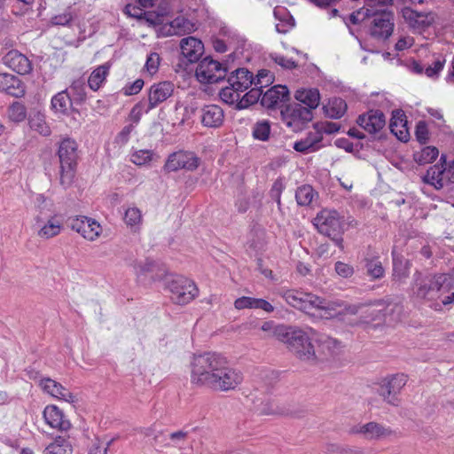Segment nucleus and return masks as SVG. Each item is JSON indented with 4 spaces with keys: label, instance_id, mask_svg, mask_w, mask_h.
<instances>
[{
    "label": "nucleus",
    "instance_id": "f257e3e1",
    "mask_svg": "<svg viewBox=\"0 0 454 454\" xmlns=\"http://www.w3.org/2000/svg\"><path fill=\"white\" fill-rule=\"evenodd\" d=\"M278 294L290 306L325 319L339 317L343 320V315H356L361 308L360 305L347 304L342 301H326L316 294L296 289L282 288Z\"/></svg>",
    "mask_w": 454,
    "mask_h": 454
},
{
    "label": "nucleus",
    "instance_id": "f03ea898",
    "mask_svg": "<svg viewBox=\"0 0 454 454\" xmlns=\"http://www.w3.org/2000/svg\"><path fill=\"white\" fill-rule=\"evenodd\" d=\"M451 277L448 274H423L416 271L411 286V295L423 302H436L451 286Z\"/></svg>",
    "mask_w": 454,
    "mask_h": 454
},
{
    "label": "nucleus",
    "instance_id": "7ed1b4c3",
    "mask_svg": "<svg viewBox=\"0 0 454 454\" xmlns=\"http://www.w3.org/2000/svg\"><path fill=\"white\" fill-rule=\"evenodd\" d=\"M317 336L316 331L308 328V331L297 327L280 325L275 330V338L287 345V348L295 356L303 361L316 359V352L311 339Z\"/></svg>",
    "mask_w": 454,
    "mask_h": 454
},
{
    "label": "nucleus",
    "instance_id": "20e7f679",
    "mask_svg": "<svg viewBox=\"0 0 454 454\" xmlns=\"http://www.w3.org/2000/svg\"><path fill=\"white\" fill-rule=\"evenodd\" d=\"M224 356L207 352L194 356L191 362V383L209 388Z\"/></svg>",
    "mask_w": 454,
    "mask_h": 454
},
{
    "label": "nucleus",
    "instance_id": "39448f33",
    "mask_svg": "<svg viewBox=\"0 0 454 454\" xmlns=\"http://www.w3.org/2000/svg\"><path fill=\"white\" fill-rule=\"evenodd\" d=\"M228 85L220 90L221 99L229 105H233L239 99V93L249 89L253 82V74L246 68H238L231 72L227 80Z\"/></svg>",
    "mask_w": 454,
    "mask_h": 454
},
{
    "label": "nucleus",
    "instance_id": "423d86ee",
    "mask_svg": "<svg viewBox=\"0 0 454 454\" xmlns=\"http://www.w3.org/2000/svg\"><path fill=\"white\" fill-rule=\"evenodd\" d=\"M313 224L321 234L329 237L336 246L343 249L342 225L337 211L321 210L314 218Z\"/></svg>",
    "mask_w": 454,
    "mask_h": 454
},
{
    "label": "nucleus",
    "instance_id": "0eeeda50",
    "mask_svg": "<svg viewBox=\"0 0 454 454\" xmlns=\"http://www.w3.org/2000/svg\"><path fill=\"white\" fill-rule=\"evenodd\" d=\"M60 162V183L69 185L74 176V168L77 160V144L74 139H63L58 150Z\"/></svg>",
    "mask_w": 454,
    "mask_h": 454
},
{
    "label": "nucleus",
    "instance_id": "6e6552de",
    "mask_svg": "<svg viewBox=\"0 0 454 454\" xmlns=\"http://www.w3.org/2000/svg\"><path fill=\"white\" fill-rule=\"evenodd\" d=\"M170 299L176 304L184 305L192 301L199 294L195 283L183 276H176L167 280Z\"/></svg>",
    "mask_w": 454,
    "mask_h": 454
},
{
    "label": "nucleus",
    "instance_id": "1a4fd4ad",
    "mask_svg": "<svg viewBox=\"0 0 454 454\" xmlns=\"http://www.w3.org/2000/svg\"><path fill=\"white\" fill-rule=\"evenodd\" d=\"M242 372L231 367L228 359L223 356L217 373L209 388L217 391H229L235 389L243 381Z\"/></svg>",
    "mask_w": 454,
    "mask_h": 454
},
{
    "label": "nucleus",
    "instance_id": "9d476101",
    "mask_svg": "<svg viewBox=\"0 0 454 454\" xmlns=\"http://www.w3.org/2000/svg\"><path fill=\"white\" fill-rule=\"evenodd\" d=\"M227 67L222 63L211 59H203L197 66L195 76L201 83H215L224 79Z\"/></svg>",
    "mask_w": 454,
    "mask_h": 454
},
{
    "label": "nucleus",
    "instance_id": "9b49d317",
    "mask_svg": "<svg viewBox=\"0 0 454 454\" xmlns=\"http://www.w3.org/2000/svg\"><path fill=\"white\" fill-rule=\"evenodd\" d=\"M371 35L379 39L388 38L394 29V14L388 10H371Z\"/></svg>",
    "mask_w": 454,
    "mask_h": 454
},
{
    "label": "nucleus",
    "instance_id": "f8f14e48",
    "mask_svg": "<svg viewBox=\"0 0 454 454\" xmlns=\"http://www.w3.org/2000/svg\"><path fill=\"white\" fill-rule=\"evenodd\" d=\"M281 115L286 126L294 131L301 129L305 123H308L313 118L310 109L301 104L288 106L281 111Z\"/></svg>",
    "mask_w": 454,
    "mask_h": 454
},
{
    "label": "nucleus",
    "instance_id": "ddd939ff",
    "mask_svg": "<svg viewBox=\"0 0 454 454\" xmlns=\"http://www.w3.org/2000/svg\"><path fill=\"white\" fill-rule=\"evenodd\" d=\"M200 160L194 153L178 151L171 153L164 165L167 172H175L180 169L194 171L198 168Z\"/></svg>",
    "mask_w": 454,
    "mask_h": 454
},
{
    "label": "nucleus",
    "instance_id": "4468645a",
    "mask_svg": "<svg viewBox=\"0 0 454 454\" xmlns=\"http://www.w3.org/2000/svg\"><path fill=\"white\" fill-rule=\"evenodd\" d=\"M68 225L90 241L96 240L102 232L101 225L95 219L84 215L69 217Z\"/></svg>",
    "mask_w": 454,
    "mask_h": 454
},
{
    "label": "nucleus",
    "instance_id": "2eb2a0df",
    "mask_svg": "<svg viewBox=\"0 0 454 454\" xmlns=\"http://www.w3.org/2000/svg\"><path fill=\"white\" fill-rule=\"evenodd\" d=\"M407 378L404 374L394 375L380 385L379 393L388 403L397 405V394L405 386Z\"/></svg>",
    "mask_w": 454,
    "mask_h": 454
},
{
    "label": "nucleus",
    "instance_id": "dca6fc26",
    "mask_svg": "<svg viewBox=\"0 0 454 454\" xmlns=\"http://www.w3.org/2000/svg\"><path fill=\"white\" fill-rule=\"evenodd\" d=\"M175 86L171 82H160L153 83L148 91L149 108L154 109L160 104L165 102L173 95Z\"/></svg>",
    "mask_w": 454,
    "mask_h": 454
},
{
    "label": "nucleus",
    "instance_id": "f3484780",
    "mask_svg": "<svg viewBox=\"0 0 454 454\" xmlns=\"http://www.w3.org/2000/svg\"><path fill=\"white\" fill-rule=\"evenodd\" d=\"M356 122L368 133L375 134L385 127L386 117L380 110H371L366 114H361Z\"/></svg>",
    "mask_w": 454,
    "mask_h": 454
},
{
    "label": "nucleus",
    "instance_id": "a211bd4d",
    "mask_svg": "<svg viewBox=\"0 0 454 454\" xmlns=\"http://www.w3.org/2000/svg\"><path fill=\"white\" fill-rule=\"evenodd\" d=\"M43 415L44 421L51 428L61 432H67L72 427L71 422L56 405H47L43 410Z\"/></svg>",
    "mask_w": 454,
    "mask_h": 454
},
{
    "label": "nucleus",
    "instance_id": "6ab92c4d",
    "mask_svg": "<svg viewBox=\"0 0 454 454\" xmlns=\"http://www.w3.org/2000/svg\"><path fill=\"white\" fill-rule=\"evenodd\" d=\"M180 49L183 58L189 63L197 62L204 53L203 43L194 36L183 38L180 42Z\"/></svg>",
    "mask_w": 454,
    "mask_h": 454
},
{
    "label": "nucleus",
    "instance_id": "aec40b11",
    "mask_svg": "<svg viewBox=\"0 0 454 454\" xmlns=\"http://www.w3.org/2000/svg\"><path fill=\"white\" fill-rule=\"evenodd\" d=\"M35 223L39 228L37 236L44 239L58 236L63 228L62 220L57 215L51 216L46 222L41 216H37Z\"/></svg>",
    "mask_w": 454,
    "mask_h": 454
},
{
    "label": "nucleus",
    "instance_id": "412c9836",
    "mask_svg": "<svg viewBox=\"0 0 454 454\" xmlns=\"http://www.w3.org/2000/svg\"><path fill=\"white\" fill-rule=\"evenodd\" d=\"M354 434H361L368 440H380L392 434V430L377 422H369L352 428Z\"/></svg>",
    "mask_w": 454,
    "mask_h": 454
},
{
    "label": "nucleus",
    "instance_id": "4be33fe9",
    "mask_svg": "<svg viewBox=\"0 0 454 454\" xmlns=\"http://www.w3.org/2000/svg\"><path fill=\"white\" fill-rule=\"evenodd\" d=\"M289 99V90L286 86L276 85L262 96L261 103L267 108L279 106Z\"/></svg>",
    "mask_w": 454,
    "mask_h": 454
},
{
    "label": "nucleus",
    "instance_id": "5701e85b",
    "mask_svg": "<svg viewBox=\"0 0 454 454\" xmlns=\"http://www.w3.org/2000/svg\"><path fill=\"white\" fill-rule=\"evenodd\" d=\"M3 60L7 67L18 74H26L32 70L29 59L16 50L8 51Z\"/></svg>",
    "mask_w": 454,
    "mask_h": 454
},
{
    "label": "nucleus",
    "instance_id": "b1692460",
    "mask_svg": "<svg viewBox=\"0 0 454 454\" xmlns=\"http://www.w3.org/2000/svg\"><path fill=\"white\" fill-rule=\"evenodd\" d=\"M42 388L51 396L67 403H75L77 398L60 383L46 378L41 380Z\"/></svg>",
    "mask_w": 454,
    "mask_h": 454
},
{
    "label": "nucleus",
    "instance_id": "393cba45",
    "mask_svg": "<svg viewBox=\"0 0 454 454\" xmlns=\"http://www.w3.org/2000/svg\"><path fill=\"white\" fill-rule=\"evenodd\" d=\"M0 90L15 98H21L25 94V86L14 74L1 73Z\"/></svg>",
    "mask_w": 454,
    "mask_h": 454
},
{
    "label": "nucleus",
    "instance_id": "a878e982",
    "mask_svg": "<svg viewBox=\"0 0 454 454\" xmlns=\"http://www.w3.org/2000/svg\"><path fill=\"white\" fill-rule=\"evenodd\" d=\"M389 129L400 141H408L410 133L407 128L406 116L402 110L393 112Z\"/></svg>",
    "mask_w": 454,
    "mask_h": 454
},
{
    "label": "nucleus",
    "instance_id": "bb28decb",
    "mask_svg": "<svg viewBox=\"0 0 454 454\" xmlns=\"http://www.w3.org/2000/svg\"><path fill=\"white\" fill-rule=\"evenodd\" d=\"M223 110L217 105L205 106L201 109V122L206 127H220L223 122Z\"/></svg>",
    "mask_w": 454,
    "mask_h": 454
},
{
    "label": "nucleus",
    "instance_id": "cd10ccee",
    "mask_svg": "<svg viewBox=\"0 0 454 454\" xmlns=\"http://www.w3.org/2000/svg\"><path fill=\"white\" fill-rule=\"evenodd\" d=\"M166 35H182L196 29L195 24L184 16H177L168 25L163 27Z\"/></svg>",
    "mask_w": 454,
    "mask_h": 454
},
{
    "label": "nucleus",
    "instance_id": "c85d7f7f",
    "mask_svg": "<svg viewBox=\"0 0 454 454\" xmlns=\"http://www.w3.org/2000/svg\"><path fill=\"white\" fill-rule=\"evenodd\" d=\"M402 15L408 25L414 29L424 28L432 22V19L428 14L416 12L408 7L402 10Z\"/></svg>",
    "mask_w": 454,
    "mask_h": 454
},
{
    "label": "nucleus",
    "instance_id": "c756f323",
    "mask_svg": "<svg viewBox=\"0 0 454 454\" xmlns=\"http://www.w3.org/2000/svg\"><path fill=\"white\" fill-rule=\"evenodd\" d=\"M451 171L447 170L443 166L434 165L427 170V179L429 183L434 185L435 188L441 189L444 186L445 183L452 177H449V173Z\"/></svg>",
    "mask_w": 454,
    "mask_h": 454
},
{
    "label": "nucleus",
    "instance_id": "7c9ffc66",
    "mask_svg": "<svg viewBox=\"0 0 454 454\" xmlns=\"http://www.w3.org/2000/svg\"><path fill=\"white\" fill-rule=\"evenodd\" d=\"M295 98L300 102L299 104L309 108L311 112L318 106L320 101L319 91L317 89L297 90Z\"/></svg>",
    "mask_w": 454,
    "mask_h": 454
},
{
    "label": "nucleus",
    "instance_id": "2f4dec72",
    "mask_svg": "<svg viewBox=\"0 0 454 454\" xmlns=\"http://www.w3.org/2000/svg\"><path fill=\"white\" fill-rule=\"evenodd\" d=\"M28 124L32 130L41 136L48 137L51 133V129L46 121V117L41 112L31 113L28 118Z\"/></svg>",
    "mask_w": 454,
    "mask_h": 454
},
{
    "label": "nucleus",
    "instance_id": "473e14b6",
    "mask_svg": "<svg viewBox=\"0 0 454 454\" xmlns=\"http://www.w3.org/2000/svg\"><path fill=\"white\" fill-rule=\"evenodd\" d=\"M109 69L110 65L105 63L91 72L88 79V85L90 90L97 91L101 87L109 74Z\"/></svg>",
    "mask_w": 454,
    "mask_h": 454
},
{
    "label": "nucleus",
    "instance_id": "72a5a7b5",
    "mask_svg": "<svg viewBox=\"0 0 454 454\" xmlns=\"http://www.w3.org/2000/svg\"><path fill=\"white\" fill-rule=\"evenodd\" d=\"M274 16L280 21L276 24L277 32L286 34L294 27V18L289 15V12L285 8L276 7L274 9Z\"/></svg>",
    "mask_w": 454,
    "mask_h": 454
},
{
    "label": "nucleus",
    "instance_id": "f704fd0d",
    "mask_svg": "<svg viewBox=\"0 0 454 454\" xmlns=\"http://www.w3.org/2000/svg\"><path fill=\"white\" fill-rule=\"evenodd\" d=\"M410 262L399 257L393 258V280L396 283H403L409 277Z\"/></svg>",
    "mask_w": 454,
    "mask_h": 454
},
{
    "label": "nucleus",
    "instance_id": "c9c22d12",
    "mask_svg": "<svg viewBox=\"0 0 454 454\" xmlns=\"http://www.w3.org/2000/svg\"><path fill=\"white\" fill-rule=\"evenodd\" d=\"M67 90L73 103L82 104L87 98L86 83L82 78L73 82Z\"/></svg>",
    "mask_w": 454,
    "mask_h": 454
},
{
    "label": "nucleus",
    "instance_id": "e433bc0d",
    "mask_svg": "<svg viewBox=\"0 0 454 454\" xmlns=\"http://www.w3.org/2000/svg\"><path fill=\"white\" fill-rule=\"evenodd\" d=\"M72 445L67 438L57 436L44 450V454H71Z\"/></svg>",
    "mask_w": 454,
    "mask_h": 454
},
{
    "label": "nucleus",
    "instance_id": "4c0bfd02",
    "mask_svg": "<svg viewBox=\"0 0 454 454\" xmlns=\"http://www.w3.org/2000/svg\"><path fill=\"white\" fill-rule=\"evenodd\" d=\"M51 108L60 114H67L68 109L73 104L71 98L67 92V90H64L51 98Z\"/></svg>",
    "mask_w": 454,
    "mask_h": 454
},
{
    "label": "nucleus",
    "instance_id": "58836bf2",
    "mask_svg": "<svg viewBox=\"0 0 454 454\" xmlns=\"http://www.w3.org/2000/svg\"><path fill=\"white\" fill-rule=\"evenodd\" d=\"M321 135L316 133L314 137H312L310 134L307 138L295 142L294 145V149L300 153H312L319 148L318 144L321 142Z\"/></svg>",
    "mask_w": 454,
    "mask_h": 454
},
{
    "label": "nucleus",
    "instance_id": "ea45409f",
    "mask_svg": "<svg viewBox=\"0 0 454 454\" xmlns=\"http://www.w3.org/2000/svg\"><path fill=\"white\" fill-rule=\"evenodd\" d=\"M325 114L332 119L340 118L347 110L346 102L340 98H333L324 107Z\"/></svg>",
    "mask_w": 454,
    "mask_h": 454
},
{
    "label": "nucleus",
    "instance_id": "a19ab883",
    "mask_svg": "<svg viewBox=\"0 0 454 454\" xmlns=\"http://www.w3.org/2000/svg\"><path fill=\"white\" fill-rule=\"evenodd\" d=\"M262 90L259 87L255 86L254 88H252L249 91L245 93L242 97L241 93H239V99L237 100L235 104H237V108L245 109L247 108L249 106L257 103V101L260 98L262 99Z\"/></svg>",
    "mask_w": 454,
    "mask_h": 454
},
{
    "label": "nucleus",
    "instance_id": "79ce46f5",
    "mask_svg": "<svg viewBox=\"0 0 454 454\" xmlns=\"http://www.w3.org/2000/svg\"><path fill=\"white\" fill-rule=\"evenodd\" d=\"M124 223L134 231L140 229L143 222L142 213L137 207H130L125 210Z\"/></svg>",
    "mask_w": 454,
    "mask_h": 454
},
{
    "label": "nucleus",
    "instance_id": "37998d69",
    "mask_svg": "<svg viewBox=\"0 0 454 454\" xmlns=\"http://www.w3.org/2000/svg\"><path fill=\"white\" fill-rule=\"evenodd\" d=\"M364 267L367 275L372 279L381 278L384 276L385 270L378 257L364 258Z\"/></svg>",
    "mask_w": 454,
    "mask_h": 454
},
{
    "label": "nucleus",
    "instance_id": "c03bdc74",
    "mask_svg": "<svg viewBox=\"0 0 454 454\" xmlns=\"http://www.w3.org/2000/svg\"><path fill=\"white\" fill-rule=\"evenodd\" d=\"M403 312V305L399 302H388L384 309L385 322L393 324L399 322Z\"/></svg>",
    "mask_w": 454,
    "mask_h": 454
},
{
    "label": "nucleus",
    "instance_id": "a18cd8bd",
    "mask_svg": "<svg viewBox=\"0 0 454 454\" xmlns=\"http://www.w3.org/2000/svg\"><path fill=\"white\" fill-rule=\"evenodd\" d=\"M439 155V151L435 146H426L420 152L414 154V160L420 165L431 163Z\"/></svg>",
    "mask_w": 454,
    "mask_h": 454
},
{
    "label": "nucleus",
    "instance_id": "49530a36",
    "mask_svg": "<svg viewBox=\"0 0 454 454\" xmlns=\"http://www.w3.org/2000/svg\"><path fill=\"white\" fill-rule=\"evenodd\" d=\"M316 192L312 186L302 185L296 190L295 199L300 206H309L316 196Z\"/></svg>",
    "mask_w": 454,
    "mask_h": 454
},
{
    "label": "nucleus",
    "instance_id": "de8ad7c7",
    "mask_svg": "<svg viewBox=\"0 0 454 454\" xmlns=\"http://www.w3.org/2000/svg\"><path fill=\"white\" fill-rule=\"evenodd\" d=\"M317 341L325 355H333L340 348V343L336 339L326 335L319 336Z\"/></svg>",
    "mask_w": 454,
    "mask_h": 454
},
{
    "label": "nucleus",
    "instance_id": "09e8293b",
    "mask_svg": "<svg viewBox=\"0 0 454 454\" xmlns=\"http://www.w3.org/2000/svg\"><path fill=\"white\" fill-rule=\"evenodd\" d=\"M252 134L256 140H269L270 135V122L266 120L258 121L253 126Z\"/></svg>",
    "mask_w": 454,
    "mask_h": 454
},
{
    "label": "nucleus",
    "instance_id": "8fccbe9b",
    "mask_svg": "<svg viewBox=\"0 0 454 454\" xmlns=\"http://www.w3.org/2000/svg\"><path fill=\"white\" fill-rule=\"evenodd\" d=\"M155 157L156 154L152 150H137L130 154V160L137 166H146Z\"/></svg>",
    "mask_w": 454,
    "mask_h": 454
},
{
    "label": "nucleus",
    "instance_id": "3c124183",
    "mask_svg": "<svg viewBox=\"0 0 454 454\" xmlns=\"http://www.w3.org/2000/svg\"><path fill=\"white\" fill-rule=\"evenodd\" d=\"M153 108H149V105L146 101L141 100L137 103L129 112V120L132 122L131 124L137 125L139 123L141 117L144 114L149 113Z\"/></svg>",
    "mask_w": 454,
    "mask_h": 454
},
{
    "label": "nucleus",
    "instance_id": "603ef678",
    "mask_svg": "<svg viewBox=\"0 0 454 454\" xmlns=\"http://www.w3.org/2000/svg\"><path fill=\"white\" fill-rule=\"evenodd\" d=\"M7 114L12 121L20 122L26 119V107L24 105L15 102L9 106Z\"/></svg>",
    "mask_w": 454,
    "mask_h": 454
},
{
    "label": "nucleus",
    "instance_id": "864d4df0",
    "mask_svg": "<svg viewBox=\"0 0 454 454\" xmlns=\"http://www.w3.org/2000/svg\"><path fill=\"white\" fill-rule=\"evenodd\" d=\"M222 35L227 37V41L218 37L212 38V46L214 50L219 53H223L228 51V41L231 37V31L227 28H223L221 31Z\"/></svg>",
    "mask_w": 454,
    "mask_h": 454
},
{
    "label": "nucleus",
    "instance_id": "5fc2aeb1",
    "mask_svg": "<svg viewBox=\"0 0 454 454\" xmlns=\"http://www.w3.org/2000/svg\"><path fill=\"white\" fill-rule=\"evenodd\" d=\"M284 189L285 184L283 183V180L278 178L273 183L271 189L270 191V195L271 199L277 202L278 207H280L281 206V193L284 191Z\"/></svg>",
    "mask_w": 454,
    "mask_h": 454
},
{
    "label": "nucleus",
    "instance_id": "6e6d98bb",
    "mask_svg": "<svg viewBox=\"0 0 454 454\" xmlns=\"http://www.w3.org/2000/svg\"><path fill=\"white\" fill-rule=\"evenodd\" d=\"M160 60V55L156 52H152L147 56L145 67L150 74H154L158 71Z\"/></svg>",
    "mask_w": 454,
    "mask_h": 454
},
{
    "label": "nucleus",
    "instance_id": "4d7b16f0",
    "mask_svg": "<svg viewBox=\"0 0 454 454\" xmlns=\"http://www.w3.org/2000/svg\"><path fill=\"white\" fill-rule=\"evenodd\" d=\"M334 270L340 277L344 278H350L354 274V268L352 265L340 261L335 262Z\"/></svg>",
    "mask_w": 454,
    "mask_h": 454
},
{
    "label": "nucleus",
    "instance_id": "13d9d810",
    "mask_svg": "<svg viewBox=\"0 0 454 454\" xmlns=\"http://www.w3.org/2000/svg\"><path fill=\"white\" fill-rule=\"evenodd\" d=\"M134 129L135 125L133 124L124 126L122 129L115 137V143L120 145H126L129 140L130 134L134 130Z\"/></svg>",
    "mask_w": 454,
    "mask_h": 454
},
{
    "label": "nucleus",
    "instance_id": "bf43d9fd",
    "mask_svg": "<svg viewBox=\"0 0 454 454\" xmlns=\"http://www.w3.org/2000/svg\"><path fill=\"white\" fill-rule=\"evenodd\" d=\"M271 82H272V74H270V72L266 69H262L258 72V74L256 76V81L254 80L253 84H254V86H257L261 89V88L271 83Z\"/></svg>",
    "mask_w": 454,
    "mask_h": 454
},
{
    "label": "nucleus",
    "instance_id": "052dcab7",
    "mask_svg": "<svg viewBox=\"0 0 454 454\" xmlns=\"http://www.w3.org/2000/svg\"><path fill=\"white\" fill-rule=\"evenodd\" d=\"M145 82L142 79H137L133 82L128 83L123 87V93L126 96L137 95L140 92Z\"/></svg>",
    "mask_w": 454,
    "mask_h": 454
},
{
    "label": "nucleus",
    "instance_id": "680f3d73",
    "mask_svg": "<svg viewBox=\"0 0 454 454\" xmlns=\"http://www.w3.org/2000/svg\"><path fill=\"white\" fill-rule=\"evenodd\" d=\"M415 135H416L417 140L420 144L424 145L427 142L429 132H428L427 123L425 121L418 122V124L416 126Z\"/></svg>",
    "mask_w": 454,
    "mask_h": 454
},
{
    "label": "nucleus",
    "instance_id": "e2e57ef3",
    "mask_svg": "<svg viewBox=\"0 0 454 454\" xmlns=\"http://www.w3.org/2000/svg\"><path fill=\"white\" fill-rule=\"evenodd\" d=\"M154 268H155V263L152 261H145L144 262H136L134 264V270L138 277L153 271Z\"/></svg>",
    "mask_w": 454,
    "mask_h": 454
},
{
    "label": "nucleus",
    "instance_id": "0e129e2a",
    "mask_svg": "<svg viewBox=\"0 0 454 454\" xmlns=\"http://www.w3.org/2000/svg\"><path fill=\"white\" fill-rule=\"evenodd\" d=\"M73 18V14L70 12H66L52 17L51 22L55 26H67L72 21Z\"/></svg>",
    "mask_w": 454,
    "mask_h": 454
},
{
    "label": "nucleus",
    "instance_id": "69168bd1",
    "mask_svg": "<svg viewBox=\"0 0 454 454\" xmlns=\"http://www.w3.org/2000/svg\"><path fill=\"white\" fill-rule=\"evenodd\" d=\"M124 13L129 17L136 18L137 20L143 19L145 12L142 10V8L133 5L131 4H128L123 10Z\"/></svg>",
    "mask_w": 454,
    "mask_h": 454
},
{
    "label": "nucleus",
    "instance_id": "338daca9",
    "mask_svg": "<svg viewBox=\"0 0 454 454\" xmlns=\"http://www.w3.org/2000/svg\"><path fill=\"white\" fill-rule=\"evenodd\" d=\"M441 300V302H434V303H432L430 306L433 307L435 310H439L442 309V306H445V307H448V306H452L454 305V292L450 294H447L445 296H441V298L439 299Z\"/></svg>",
    "mask_w": 454,
    "mask_h": 454
},
{
    "label": "nucleus",
    "instance_id": "774afa93",
    "mask_svg": "<svg viewBox=\"0 0 454 454\" xmlns=\"http://www.w3.org/2000/svg\"><path fill=\"white\" fill-rule=\"evenodd\" d=\"M443 66L444 60L436 59L432 66H429L426 68L425 73L428 77H434L442 70Z\"/></svg>",
    "mask_w": 454,
    "mask_h": 454
}]
</instances>
